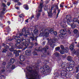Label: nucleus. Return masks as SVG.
Returning a JSON list of instances; mask_svg holds the SVG:
<instances>
[{
	"label": "nucleus",
	"mask_w": 79,
	"mask_h": 79,
	"mask_svg": "<svg viewBox=\"0 0 79 79\" xmlns=\"http://www.w3.org/2000/svg\"><path fill=\"white\" fill-rule=\"evenodd\" d=\"M27 70L28 73H26L27 77H29V79H37L41 78L40 75L39 74L37 70H33L32 68L29 67Z\"/></svg>",
	"instance_id": "f257e3e1"
},
{
	"label": "nucleus",
	"mask_w": 79,
	"mask_h": 79,
	"mask_svg": "<svg viewBox=\"0 0 79 79\" xmlns=\"http://www.w3.org/2000/svg\"><path fill=\"white\" fill-rule=\"evenodd\" d=\"M45 30V29L44 28L42 29L41 31H40V37L44 36L45 37H47L48 36L50 32L51 34H53V33H54L55 35H57V32L56 31L54 32L53 29H50V31L48 29Z\"/></svg>",
	"instance_id": "f03ea898"
},
{
	"label": "nucleus",
	"mask_w": 79,
	"mask_h": 79,
	"mask_svg": "<svg viewBox=\"0 0 79 79\" xmlns=\"http://www.w3.org/2000/svg\"><path fill=\"white\" fill-rule=\"evenodd\" d=\"M29 44H30V39H25V43L23 42L19 46H18V48L19 49H21V48H23L24 47V45L25 47L23 49V50H24L27 48V46L29 45Z\"/></svg>",
	"instance_id": "7ed1b4c3"
},
{
	"label": "nucleus",
	"mask_w": 79,
	"mask_h": 79,
	"mask_svg": "<svg viewBox=\"0 0 79 79\" xmlns=\"http://www.w3.org/2000/svg\"><path fill=\"white\" fill-rule=\"evenodd\" d=\"M70 63H69V64L66 63H63L61 64V66L63 68H64L67 69V68H69V69L70 71H72L73 70V67L74 66V65L73 66V65H74V61H71Z\"/></svg>",
	"instance_id": "20e7f679"
},
{
	"label": "nucleus",
	"mask_w": 79,
	"mask_h": 79,
	"mask_svg": "<svg viewBox=\"0 0 79 79\" xmlns=\"http://www.w3.org/2000/svg\"><path fill=\"white\" fill-rule=\"evenodd\" d=\"M16 47H18V45L16 44L15 45H11V48L9 49V50L10 51V52H14V53L15 54V56H19V52H20V51H17L16 50H14V49L15 48H16Z\"/></svg>",
	"instance_id": "39448f33"
},
{
	"label": "nucleus",
	"mask_w": 79,
	"mask_h": 79,
	"mask_svg": "<svg viewBox=\"0 0 79 79\" xmlns=\"http://www.w3.org/2000/svg\"><path fill=\"white\" fill-rule=\"evenodd\" d=\"M22 35H23V33H20L19 37L17 36H15L14 37L15 39V41H16L17 45H18V44H19L21 41H23L24 39L22 37Z\"/></svg>",
	"instance_id": "423d86ee"
},
{
	"label": "nucleus",
	"mask_w": 79,
	"mask_h": 79,
	"mask_svg": "<svg viewBox=\"0 0 79 79\" xmlns=\"http://www.w3.org/2000/svg\"><path fill=\"white\" fill-rule=\"evenodd\" d=\"M25 33L26 35H24V36L27 37V35H30L31 36V37H30V39H31V40H32L33 41L34 40V39H35V40L36 41H37V38L36 37H34V35H33L32 32H31V34H30L29 31L28 30H27L25 31Z\"/></svg>",
	"instance_id": "0eeeda50"
},
{
	"label": "nucleus",
	"mask_w": 79,
	"mask_h": 79,
	"mask_svg": "<svg viewBox=\"0 0 79 79\" xmlns=\"http://www.w3.org/2000/svg\"><path fill=\"white\" fill-rule=\"evenodd\" d=\"M43 7V3L40 2V6H39V7L38 8V11L39 13H38L36 15V18H39V17H40V13H41V12L42 11V10Z\"/></svg>",
	"instance_id": "6e6552de"
},
{
	"label": "nucleus",
	"mask_w": 79,
	"mask_h": 79,
	"mask_svg": "<svg viewBox=\"0 0 79 79\" xmlns=\"http://www.w3.org/2000/svg\"><path fill=\"white\" fill-rule=\"evenodd\" d=\"M48 46H46V48H44L43 49H42V47H40L38 49H36L35 50V51H34L33 52V55H37V53L36 52L37 51H41V50H44V52H46L47 50L46 49H48Z\"/></svg>",
	"instance_id": "1a4fd4ad"
},
{
	"label": "nucleus",
	"mask_w": 79,
	"mask_h": 79,
	"mask_svg": "<svg viewBox=\"0 0 79 79\" xmlns=\"http://www.w3.org/2000/svg\"><path fill=\"white\" fill-rule=\"evenodd\" d=\"M74 44H72L70 46V49L72 51V53H76L77 55H79V50L78 49L77 50L76 52V51L74 49Z\"/></svg>",
	"instance_id": "9d476101"
},
{
	"label": "nucleus",
	"mask_w": 79,
	"mask_h": 79,
	"mask_svg": "<svg viewBox=\"0 0 79 79\" xmlns=\"http://www.w3.org/2000/svg\"><path fill=\"white\" fill-rule=\"evenodd\" d=\"M41 69L42 70V73H44L45 71H48V72H50V67L48 65H44L43 67V68H41Z\"/></svg>",
	"instance_id": "9b49d317"
},
{
	"label": "nucleus",
	"mask_w": 79,
	"mask_h": 79,
	"mask_svg": "<svg viewBox=\"0 0 79 79\" xmlns=\"http://www.w3.org/2000/svg\"><path fill=\"white\" fill-rule=\"evenodd\" d=\"M71 17L70 15H67L66 16V19L67 20V23L68 25H70L71 24L70 23H71V24H72V23H73L72 20L71 19Z\"/></svg>",
	"instance_id": "f8f14e48"
},
{
	"label": "nucleus",
	"mask_w": 79,
	"mask_h": 79,
	"mask_svg": "<svg viewBox=\"0 0 79 79\" xmlns=\"http://www.w3.org/2000/svg\"><path fill=\"white\" fill-rule=\"evenodd\" d=\"M66 30H61L60 31V32L61 34L59 35L60 37H62L63 35H64L66 34Z\"/></svg>",
	"instance_id": "ddd939ff"
},
{
	"label": "nucleus",
	"mask_w": 79,
	"mask_h": 79,
	"mask_svg": "<svg viewBox=\"0 0 79 79\" xmlns=\"http://www.w3.org/2000/svg\"><path fill=\"white\" fill-rule=\"evenodd\" d=\"M68 72L67 71H66V70H63L61 71V75L63 74V76H68Z\"/></svg>",
	"instance_id": "4468645a"
},
{
	"label": "nucleus",
	"mask_w": 79,
	"mask_h": 79,
	"mask_svg": "<svg viewBox=\"0 0 79 79\" xmlns=\"http://www.w3.org/2000/svg\"><path fill=\"white\" fill-rule=\"evenodd\" d=\"M60 48L62 50H64V52L65 53H68V47H66L65 48H64L63 46L61 45L60 46Z\"/></svg>",
	"instance_id": "2eb2a0df"
},
{
	"label": "nucleus",
	"mask_w": 79,
	"mask_h": 79,
	"mask_svg": "<svg viewBox=\"0 0 79 79\" xmlns=\"http://www.w3.org/2000/svg\"><path fill=\"white\" fill-rule=\"evenodd\" d=\"M47 11L49 16H52L53 14H52V9H49L47 10Z\"/></svg>",
	"instance_id": "dca6fc26"
},
{
	"label": "nucleus",
	"mask_w": 79,
	"mask_h": 79,
	"mask_svg": "<svg viewBox=\"0 0 79 79\" xmlns=\"http://www.w3.org/2000/svg\"><path fill=\"white\" fill-rule=\"evenodd\" d=\"M26 54L27 55H30L31 53V51L30 50H27L25 52Z\"/></svg>",
	"instance_id": "f3484780"
},
{
	"label": "nucleus",
	"mask_w": 79,
	"mask_h": 79,
	"mask_svg": "<svg viewBox=\"0 0 79 79\" xmlns=\"http://www.w3.org/2000/svg\"><path fill=\"white\" fill-rule=\"evenodd\" d=\"M24 58H25V57L23 55L21 56H20V60L21 61H24Z\"/></svg>",
	"instance_id": "a211bd4d"
},
{
	"label": "nucleus",
	"mask_w": 79,
	"mask_h": 79,
	"mask_svg": "<svg viewBox=\"0 0 79 79\" xmlns=\"http://www.w3.org/2000/svg\"><path fill=\"white\" fill-rule=\"evenodd\" d=\"M70 24L69 25L71 26L72 28H75L76 27V25L75 24L73 23V22L72 23L70 22Z\"/></svg>",
	"instance_id": "6ab92c4d"
},
{
	"label": "nucleus",
	"mask_w": 79,
	"mask_h": 79,
	"mask_svg": "<svg viewBox=\"0 0 79 79\" xmlns=\"http://www.w3.org/2000/svg\"><path fill=\"white\" fill-rule=\"evenodd\" d=\"M55 43L52 41L50 42V45L52 48H54Z\"/></svg>",
	"instance_id": "aec40b11"
},
{
	"label": "nucleus",
	"mask_w": 79,
	"mask_h": 79,
	"mask_svg": "<svg viewBox=\"0 0 79 79\" xmlns=\"http://www.w3.org/2000/svg\"><path fill=\"white\" fill-rule=\"evenodd\" d=\"M72 23H73V22L77 23V22H78V19L77 18H75L73 19V20H72Z\"/></svg>",
	"instance_id": "412c9836"
},
{
	"label": "nucleus",
	"mask_w": 79,
	"mask_h": 79,
	"mask_svg": "<svg viewBox=\"0 0 79 79\" xmlns=\"http://www.w3.org/2000/svg\"><path fill=\"white\" fill-rule=\"evenodd\" d=\"M5 9L4 8L3 9V10L1 12V14H0V16H1L2 15H3L4 13H5Z\"/></svg>",
	"instance_id": "4be33fe9"
},
{
	"label": "nucleus",
	"mask_w": 79,
	"mask_h": 79,
	"mask_svg": "<svg viewBox=\"0 0 79 79\" xmlns=\"http://www.w3.org/2000/svg\"><path fill=\"white\" fill-rule=\"evenodd\" d=\"M41 44H42L43 45H44L45 44V41H44V39H43V40H41Z\"/></svg>",
	"instance_id": "5701e85b"
},
{
	"label": "nucleus",
	"mask_w": 79,
	"mask_h": 79,
	"mask_svg": "<svg viewBox=\"0 0 79 79\" xmlns=\"http://www.w3.org/2000/svg\"><path fill=\"white\" fill-rule=\"evenodd\" d=\"M60 54L58 52H56L54 54V55H55V56L58 57L60 56Z\"/></svg>",
	"instance_id": "b1692460"
},
{
	"label": "nucleus",
	"mask_w": 79,
	"mask_h": 79,
	"mask_svg": "<svg viewBox=\"0 0 79 79\" xmlns=\"http://www.w3.org/2000/svg\"><path fill=\"white\" fill-rule=\"evenodd\" d=\"M2 45L3 46H4V47L6 49H8V48H9V47L6 45L5 44H3Z\"/></svg>",
	"instance_id": "393cba45"
},
{
	"label": "nucleus",
	"mask_w": 79,
	"mask_h": 79,
	"mask_svg": "<svg viewBox=\"0 0 79 79\" xmlns=\"http://www.w3.org/2000/svg\"><path fill=\"white\" fill-rule=\"evenodd\" d=\"M67 60L68 61H72V58H71V57L70 56H69L67 58Z\"/></svg>",
	"instance_id": "a878e982"
},
{
	"label": "nucleus",
	"mask_w": 79,
	"mask_h": 79,
	"mask_svg": "<svg viewBox=\"0 0 79 79\" xmlns=\"http://www.w3.org/2000/svg\"><path fill=\"white\" fill-rule=\"evenodd\" d=\"M24 8L25 10H29V7H28V6L24 5Z\"/></svg>",
	"instance_id": "bb28decb"
},
{
	"label": "nucleus",
	"mask_w": 79,
	"mask_h": 79,
	"mask_svg": "<svg viewBox=\"0 0 79 79\" xmlns=\"http://www.w3.org/2000/svg\"><path fill=\"white\" fill-rule=\"evenodd\" d=\"M24 8L25 10H29V7H28V6L24 5Z\"/></svg>",
	"instance_id": "cd10ccee"
},
{
	"label": "nucleus",
	"mask_w": 79,
	"mask_h": 79,
	"mask_svg": "<svg viewBox=\"0 0 79 79\" xmlns=\"http://www.w3.org/2000/svg\"><path fill=\"white\" fill-rule=\"evenodd\" d=\"M10 61L11 63L13 64V63H14V62L15 61V59H14L11 58L10 60Z\"/></svg>",
	"instance_id": "c85d7f7f"
},
{
	"label": "nucleus",
	"mask_w": 79,
	"mask_h": 79,
	"mask_svg": "<svg viewBox=\"0 0 79 79\" xmlns=\"http://www.w3.org/2000/svg\"><path fill=\"white\" fill-rule=\"evenodd\" d=\"M59 52L61 54V55H63L64 53V52L63 50L60 51Z\"/></svg>",
	"instance_id": "c756f323"
},
{
	"label": "nucleus",
	"mask_w": 79,
	"mask_h": 79,
	"mask_svg": "<svg viewBox=\"0 0 79 79\" xmlns=\"http://www.w3.org/2000/svg\"><path fill=\"white\" fill-rule=\"evenodd\" d=\"M73 32L74 34H77L78 32V30L76 29H75L73 31Z\"/></svg>",
	"instance_id": "7c9ffc66"
},
{
	"label": "nucleus",
	"mask_w": 79,
	"mask_h": 79,
	"mask_svg": "<svg viewBox=\"0 0 79 79\" xmlns=\"http://www.w3.org/2000/svg\"><path fill=\"white\" fill-rule=\"evenodd\" d=\"M38 32V30L37 29H35L33 31V33L34 34H37Z\"/></svg>",
	"instance_id": "2f4dec72"
},
{
	"label": "nucleus",
	"mask_w": 79,
	"mask_h": 79,
	"mask_svg": "<svg viewBox=\"0 0 79 79\" xmlns=\"http://www.w3.org/2000/svg\"><path fill=\"white\" fill-rule=\"evenodd\" d=\"M19 17L20 18H23V17H24V15L23 14H21L19 15Z\"/></svg>",
	"instance_id": "473e14b6"
},
{
	"label": "nucleus",
	"mask_w": 79,
	"mask_h": 79,
	"mask_svg": "<svg viewBox=\"0 0 79 79\" xmlns=\"http://www.w3.org/2000/svg\"><path fill=\"white\" fill-rule=\"evenodd\" d=\"M60 49V47H58L56 48L55 49L56 51H58Z\"/></svg>",
	"instance_id": "72a5a7b5"
},
{
	"label": "nucleus",
	"mask_w": 79,
	"mask_h": 79,
	"mask_svg": "<svg viewBox=\"0 0 79 79\" xmlns=\"http://www.w3.org/2000/svg\"><path fill=\"white\" fill-rule=\"evenodd\" d=\"M5 71L4 70V69L0 71V74H2V73H3V72H5Z\"/></svg>",
	"instance_id": "f704fd0d"
},
{
	"label": "nucleus",
	"mask_w": 79,
	"mask_h": 79,
	"mask_svg": "<svg viewBox=\"0 0 79 79\" xmlns=\"http://www.w3.org/2000/svg\"><path fill=\"white\" fill-rule=\"evenodd\" d=\"M15 68V65H12V67L11 68V69H14Z\"/></svg>",
	"instance_id": "c9c22d12"
},
{
	"label": "nucleus",
	"mask_w": 79,
	"mask_h": 79,
	"mask_svg": "<svg viewBox=\"0 0 79 79\" xmlns=\"http://www.w3.org/2000/svg\"><path fill=\"white\" fill-rule=\"evenodd\" d=\"M2 5L4 7H6V5L4 3H2Z\"/></svg>",
	"instance_id": "e433bc0d"
},
{
	"label": "nucleus",
	"mask_w": 79,
	"mask_h": 79,
	"mask_svg": "<svg viewBox=\"0 0 79 79\" xmlns=\"http://www.w3.org/2000/svg\"><path fill=\"white\" fill-rule=\"evenodd\" d=\"M25 31H26V28H24L22 30V32H25Z\"/></svg>",
	"instance_id": "4c0bfd02"
},
{
	"label": "nucleus",
	"mask_w": 79,
	"mask_h": 79,
	"mask_svg": "<svg viewBox=\"0 0 79 79\" xmlns=\"http://www.w3.org/2000/svg\"><path fill=\"white\" fill-rule=\"evenodd\" d=\"M7 51V50L6 49H4L3 50V51H2V52H6Z\"/></svg>",
	"instance_id": "58836bf2"
},
{
	"label": "nucleus",
	"mask_w": 79,
	"mask_h": 79,
	"mask_svg": "<svg viewBox=\"0 0 79 79\" xmlns=\"http://www.w3.org/2000/svg\"><path fill=\"white\" fill-rule=\"evenodd\" d=\"M77 79H79V73L77 75Z\"/></svg>",
	"instance_id": "ea45409f"
},
{
	"label": "nucleus",
	"mask_w": 79,
	"mask_h": 79,
	"mask_svg": "<svg viewBox=\"0 0 79 79\" xmlns=\"http://www.w3.org/2000/svg\"><path fill=\"white\" fill-rule=\"evenodd\" d=\"M60 8H63V7L64 6L62 4H60Z\"/></svg>",
	"instance_id": "a19ab883"
},
{
	"label": "nucleus",
	"mask_w": 79,
	"mask_h": 79,
	"mask_svg": "<svg viewBox=\"0 0 79 79\" xmlns=\"http://www.w3.org/2000/svg\"><path fill=\"white\" fill-rule=\"evenodd\" d=\"M79 37V34H77L76 35V37L77 38V37Z\"/></svg>",
	"instance_id": "79ce46f5"
},
{
	"label": "nucleus",
	"mask_w": 79,
	"mask_h": 79,
	"mask_svg": "<svg viewBox=\"0 0 79 79\" xmlns=\"http://www.w3.org/2000/svg\"><path fill=\"white\" fill-rule=\"evenodd\" d=\"M7 5L8 6H9L10 5V2H7Z\"/></svg>",
	"instance_id": "37998d69"
},
{
	"label": "nucleus",
	"mask_w": 79,
	"mask_h": 79,
	"mask_svg": "<svg viewBox=\"0 0 79 79\" xmlns=\"http://www.w3.org/2000/svg\"><path fill=\"white\" fill-rule=\"evenodd\" d=\"M58 13L57 15V16H58V15H59V14L60 13V10H58Z\"/></svg>",
	"instance_id": "c03bdc74"
},
{
	"label": "nucleus",
	"mask_w": 79,
	"mask_h": 79,
	"mask_svg": "<svg viewBox=\"0 0 79 79\" xmlns=\"http://www.w3.org/2000/svg\"><path fill=\"white\" fill-rule=\"evenodd\" d=\"M6 67H7V68L8 69V68H10V65H7Z\"/></svg>",
	"instance_id": "a18cd8bd"
},
{
	"label": "nucleus",
	"mask_w": 79,
	"mask_h": 79,
	"mask_svg": "<svg viewBox=\"0 0 79 79\" xmlns=\"http://www.w3.org/2000/svg\"><path fill=\"white\" fill-rule=\"evenodd\" d=\"M17 4H18V5H21V3H20L19 2H18Z\"/></svg>",
	"instance_id": "49530a36"
},
{
	"label": "nucleus",
	"mask_w": 79,
	"mask_h": 79,
	"mask_svg": "<svg viewBox=\"0 0 79 79\" xmlns=\"http://www.w3.org/2000/svg\"><path fill=\"white\" fill-rule=\"evenodd\" d=\"M14 2H19V0H15Z\"/></svg>",
	"instance_id": "de8ad7c7"
},
{
	"label": "nucleus",
	"mask_w": 79,
	"mask_h": 79,
	"mask_svg": "<svg viewBox=\"0 0 79 79\" xmlns=\"http://www.w3.org/2000/svg\"><path fill=\"white\" fill-rule=\"evenodd\" d=\"M44 10H46L47 9V7H46V8L45 7H44Z\"/></svg>",
	"instance_id": "09e8293b"
},
{
	"label": "nucleus",
	"mask_w": 79,
	"mask_h": 79,
	"mask_svg": "<svg viewBox=\"0 0 79 79\" xmlns=\"http://www.w3.org/2000/svg\"><path fill=\"white\" fill-rule=\"evenodd\" d=\"M68 32L69 33V34H71V31H70L69 30H68Z\"/></svg>",
	"instance_id": "8fccbe9b"
},
{
	"label": "nucleus",
	"mask_w": 79,
	"mask_h": 79,
	"mask_svg": "<svg viewBox=\"0 0 79 79\" xmlns=\"http://www.w3.org/2000/svg\"><path fill=\"white\" fill-rule=\"evenodd\" d=\"M34 18V15H33L31 18V19H32V18Z\"/></svg>",
	"instance_id": "3c124183"
},
{
	"label": "nucleus",
	"mask_w": 79,
	"mask_h": 79,
	"mask_svg": "<svg viewBox=\"0 0 79 79\" xmlns=\"http://www.w3.org/2000/svg\"><path fill=\"white\" fill-rule=\"evenodd\" d=\"M37 45H38V44H37V43H35V46H37Z\"/></svg>",
	"instance_id": "603ef678"
},
{
	"label": "nucleus",
	"mask_w": 79,
	"mask_h": 79,
	"mask_svg": "<svg viewBox=\"0 0 79 79\" xmlns=\"http://www.w3.org/2000/svg\"><path fill=\"white\" fill-rule=\"evenodd\" d=\"M3 65H5V64H6V62H3Z\"/></svg>",
	"instance_id": "864d4df0"
},
{
	"label": "nucleus",
	"mask_w": 79,
	"mask_h": 79,
	"mask_svg": "<svg viewBox=\"0 0 79 79\" xmlns=\"http://www.w3.org/2000/svg\"><path fill=\"white\" fill-rule=\"evenodd\" d=\"M28 20L29 19H27V20L25 21V22H26V23H28Z\"/></svg>",
	"instance_id": "5fc2aeb1"
},
{
	"label": "nucleus",
	"mask_w": 79,
	"mask_h": 79,
	"mask_svg": "<svg viewBox=\"0 0 79 79\" xmlns=\"http://www.w3.org/2000/svg\"><path fill=\"white\" fill-rule=\"evenodd\" d=\"M15 8L16 10H18V9H19V7H15Z\"/></svg>",
	"instance_id": "6e6d98bb"
},
{
	"label": "nucleus",
	"mask_w": 79,
	"mask_h": 79,
	"mask_svg": "<svg viewBox=\"0 0 79 79\" xmlns=\"http://www.w3.org/2000/svg\"><path fill=\"white\" fill-rule=\"evenodd\" d=\"M6 40H12V39H7Z\"/></svg>",
	"instance_id": "4d7b16f0"
},
{
	"label": "nucleus",
	"mask_w": 79,
	"mask_h": 79,
	"mask_svg": "<svg viewBox=\"0 0 79 79\" xmlns=\"http://www.w3.org/2000/svg\"><path fill=\"white\" fill-rule=\"evenodd\" d=\"M9 24H10V22L8 21V22H7Z\"/></svg>",
	"instance_id": "13d9d810"
},
{
	"label": "nucleus",
	"mask_w": 79,
	"mask_h": 79,
	"mask_svg": "<svg viewBox=\"0 0 79 79\" xmlns=\"http://www.w3.org/2000/svg\"><path fill=\"white\" fill-rule=\"evenodd\" d=\"M11 55H12V54L10 53V55H9V56H11Z\"/></svg>",
	"instance_id": "bf43d9fd"
},
{
	"label": "nucleus",
	"mask_w": 79,
	"mask_h": 79,
	"mask_svg": "<svg viewBox=\"0 0 79 79\" xmlns=\"http://www.w3.org/2000/svg\"><path fill=\"white\" fill-rule=\"evenodd\" d=\"M31 45H34V43H31Z\"/></svg>",
	"instance_id": "052dcab7"
},
{
	"label": "nucleus",
	"mask_w": 79,
	"mask_h": 79,
	"mask_svg": "<svg viewBox=\"0 0 79 79\" xmlns=\"http://www.w3.org/2000/svg\"><path fill=\"white\" fill-rule=\"evenodd\" d=\"M63 22H64V23H66V21H64Z\"/></svg>",
	"instance_id": "680f3d73"
},
{
	"label": "nucleus",
	"mask_w": 79,
	"mask_h": 79,
	"mask_svg": "<svg viewBox=\"0 0 79 79\" xmlns=\"http://www.w3.org/2000/svg\"><path fill=\"white\" fill-rule=\"evenodd\" d=\"M61 4L62 5H63V4H64V3L62 2V3H61Z\"/></svg>",
	"instance_id": "e2e57ef3"
},
{
	"label": "nucleus",
	"mask_w": 79,
	"mask_h": 79,
	"mask_svg": "<svg viewBox=\"0 0 79 79\" xmlns=\"http://www.w3.org/2000/svg\"><path fill=\"white\" fill-rule=\"evenodd\" d=\"M30 48H32V46H30Z\"/></svg>",
	"instance_id": "0e129e2a"
},
{
	"label": "nucleus",
	"mask_w": 79,
	"mask_h": 79,
	"mask_svg": "<svg viewBox=\"0 0 79 79\" xmlns=\"http://www.w3.org/2000/svg\"><path fill=\"white\" fill-rule=\"evenodd\" d=\"M4 2H5V3H6V0H4Z\"/></svg>",
	"instance_id": "69168bd1"
},
{
	"label": "nucleus",
	"mask_w": 79,
	"mask_h": 79,
	"mask_svg": "<svg viewBox=\"0 0 79 79\" xmlns=\"http://www.w3.org/2000/svg\"><path fill=\"white\" fill-rule=\"evenodd\" d=\"M42 57H43V56H43V55H42Z\"/></svg>",
	"instance_id": "338daca9"
},
{
	"label": "nucleus",
	"mask_w": 79,
	"mask_h": 79,
	"mask_svg": "<svg viewBox=\"0 0 79 79\" xmlns=\"http://www.w3.org/2000/svg\"><path fill=\"white\" fill-rule=\"evenodd\" d=\"M66 8H67V6H65Z\"/></svg>",
	"instance_id": "774afa93"
}]
</instances>
